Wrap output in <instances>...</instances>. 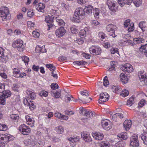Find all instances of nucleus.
Returning <instances> with one entry per match:
<instances>
[{
	"instance_id": "1",
	"label": "nucleus",
	"mask_w": 147,
	"mask_h": 147,
	"mask_svg": "<svg viewBox=\"0 0 147 147\" xmlns=\"http://www.w3.org/2000/svg\"><path fill=\"white\" fill-rule=\"evenodd\" d=\"M85 16V13L84 9L79 7L76 8L74 13L72 21L74 22H78L82 18V17Z\"/></svg>"
},
{
	"instance_id": "2",
	"label": "nucleus",
	"mask_w": 147,
	"mask_h": 147,
	"mask_svg": "<svg viewBox=\"0 0 147 147\" xmlns=\"http://www.w3.org/2000/svg\"><path fill=\"white\" fill-rule=\"evenodd\" d=\"M12 46L14 48H16L20 51H22L24 47L23 41L20 39L14 41L12 44Z\"/></svg>"
},
{
	"instance_id": "3",
	"label": "nucleus",
	"mask_w": 147,
	"mask_h": 147,
	"mask_svg": "<svg viewBox=\"0 0 147 147\" xmlns=\"http://www.w3.org/2000/svg\"><path fill=\"white\" fill-rule=\"evenodd\" d=\"M9 11L6 7H2L0 8V17L2 18L3 21H5L8 18L7 16L9 14Z\"/></svg>"
},
{
	"instance_id": "4",
	"label": "nucleus",
	"mask_w": 147,
	"mask_h": 147,
	"mask_svg": "<svg viewBox=\"0 0 147 147\" xmlns=\"http://www.w3.org/2000/svg\"><path fill=\"white\" fill-rule=\"evenodd\" d=\"M20 131L23 134L28 135L30 132V129L25 125L23 124L19 128Z\"/></svg>"
},
{
	"instance_id": "5",
	"label": "nucleus",
	"mask_w": 147,
	"mask_h": 147,
	"mask_svg": "<svg viewBox=\"0 0 147 147\" xmlns=\"http://www.w3.org/2000/svg\"><path fill=\"white\" fill-rule=\"evenodd\" d=\"M120 69L123 71L129 73L132 72L134 70L132 65L129 63H126L123 65H122Z\"/></svg>"
},
{
	"instance_id": "6",
	"label": "nucleus",
	"mask_w": 147,
	"mask_h": 147,
	"mask_svg": "<svg viewBox=\"0 0 147 147\" xmlns=\"http://www.w3.org/2000/svg\"><path fill=\"white\" fill-rule=\"evenodd\" d=\"M130 145L132 147H138L139 142L137 136H132L131 138Z\"/></svg>"
},
{
	"instance_id": "7",
	"label": "nucleus",
	"mask_w": 147,
	"mask_h": 147,
	"mask_svg": "<svg viewBox=\"0 0 147 147\" xmlns=\"http://www.w3.org/2000/svg\"><path fill=\"white\" fill-rule=\"evenodd\" d=\"M80 97H78L80 102L85 103L89 102L92 100L91 98L88 97L89 95L88 93L85 94H80Z\"/></svg>"
},
{
	"instance_id": "8",
	"label": "nucleus",
	"mask_w": 147,
	"mask_h": 147,
	"mask_svg": "<svg viewBox=\"0 0 147 147\" xmlns=\"http://www.w3.org/2000/svg\"><path fill=\"white\" fill-rule=\"evenodd\" d=\"M106 29L108 32L111 33V34H110V35L112 36L113 37H116V35L115 33V31L116 29V26L112 24H109L107 26Z\"/></svg>"
},
{
	"instance_id": "9",
	"label": "nucleus",
	"mask_w": 147,
	"mask_h": 147,
	"mask_svg": "<svg viewBox=\"0 0 147 147\" xmlns=\"http://www.w3.org/2000/svg\"><path fill=\"white\" fill-rule=\"evenodd\" d=\"M89 51L91 54L98 55L101 53V49L98 47L92 46L90 48Z\"/></svg>"
},
{
	"instance_id": "10",
	"label": "nucleus",
	"mask_w": 147,
	"mask_h": 147,
	"mask_svg": "<svg viewBox=\"0 0 147 147\" xmlns=\"http://www.w3.org/2000/svg\"><path fill=\"white\" fill-rule=\"evenodd\" d=\"M99 96L100 101H99L98 102L100 104L103 103V102L107 101L109 97V95L106 92L101 93L100 94Z\"/></svg>"
},
{
	"instance_id": "11",
	"label": "nucleus",
	"mask_w": 147,
	"mask_h": 147,
	"mask_svg": "<svg viewBox=\"0 0 147 147\" xmlns=\"http://www.w3.org/2000/svg\"><path fill=\"white\" fill-rule=\"evenodd\" d=\"M101 123L103 128L106 130H108L112 128V126L110 125V123L109 120L106 119L102 120Z\"/></svg>"
},
{
	"instance_id": "12",
	"label": "nucleus",
	"mask_w": 147,
	"mask_h": 147,
	"mask_svg": "<svg viewBox=\"0 0 147 147\" xmlns=\"http://www.w3.org/2000/svg\"><path fill=\"white\" fill-rule=\"evenodd\" d=\"M80 113L82 114L84 117L89 119L92 115V111L86 110L84 109H81L79 110Z\"/></svg>"
},
{
	"instance_id": "13",
	"label": "nucleus",
	"mask_w": 147,
	"mask_h": 147,
	"mask_svg": "<svg viewBox=\"0 0 147 147\" xmlns=\"http://www.w3.org/2000/svg\"><path fill=\"white\" fill-rule=\"evenodd\" d=\"M81 137L85 141L87 142H90L92 140L89 133L87 132H83L81 134Z\"/></svg>"
},
{
	"instance_id": "14",
	"label": "nucleus",
	"mask_w": 147,
	"mask_h": 147,
	"mask_svg": "<svg viewBox=\"0 0 147 147\" xmlns=\"http://www.w3.org/2000/svg\"><path fill=\"white\" fill-rule=\"evenodd\" d=\"M65 30L63 27L59 28L56 31V34L58 37L62 36L65 33Z\"/></svg>"
},
{
	"instance_id": "15",
	"label": "nucleus",
	"mask_w": 147,
	"mask_h": 147,
	"mask_svg": "<svg viewBox=\"0 0 147 147\" xmlns=\"http://www.w3.org/2000/svg\"><path fill=\"white\" fill-rule=\"evenodd\" d=\"M92 136L96 140H100L104 138V135L102 133L99 132H96L92 134Z\"/></svg>"
},
{
	"instance_id": "16",
	"label": "nucleus",
	"mask_w": 147,
	"mask_h": 147,
	"mask_svg": "<svg viewBox=\"0 0 147 147\" xmlns=\"http://www.w3.org/2000/svg\"><path fill=\"white\" fill-rule=\"evenodd\" d=\"M84 9L85 13V16H87V15H90L92 13L93 8L92 6L88 5L85 7Z\"/></svg>"
},
{
	"instance_id": "17",
	"label": "nucleus",
	"mask_w": 147,
	"mask_h": 147,
	"mask_svg": "<svg viewBox=\"0 0 147 147\" xmlns=\"http://www.w3.org/2000/svg\"><path fill=\"white\" fill-rule=\"evenodd\" d=\"M131 121L130 120H125L123 123L124 127L126 131L129 130L131 125Z\"/></svg>"
},
{
	"instance_id": "18",
	"label": "nucleus",
	"mask_w": 147,
	"mask_h": 147,
	"mask_svg": "<svg viewBox=\"0 0 147 147\" xmlns=\"http://www.w3.org/2000/svg\"><path fill=\"white\" fill-rule=\"evenodd\" d=\"M54 21H56L58 25L60 26H61L62 27L64 26L65 24L63 20L59 18V16L57 17L56 16L55 17Z\"/></svg>"
},
{
	"instance_id": "19",
	"label": "nucleus",
	"mask_w": 147,
	"mask_h": 147,
	"mask_svg": "<svg viewBox=\"0 0 147 147\" xmlns=\"http://www.w3.org/2000/svg\"><path fill=\"white\" fill-rule=\"evenodd\" d=\"M36 9L38 11L42 12H44V9L45 7V5L44 4L40 3L38 5H36Z\"/></svg>"
},
{
	"instance_id": "20",
	"label": "nucleus",
	"mask_w": 147,
	"mask_h": 147,
	"mask_svg": "<svg viewBox=\"0 0 147 147\" xmlns=\"http://www.w3.org/2000/svg\"><path fill=\"white\" fill-rule=\"evenodd\" d=\"M112 91L117 94H119L121 92V89L119 86H113L112 87Z\"/></svg>"
},
{
	"instance_id": "21",
	"label": "nucleus",
	"mask_w": 147,
	"mask_h": 147,
	"mask_svg": "<svg viewBox=\"0 0 147 147\" xmlns=\"http://www.w3.org/2000/svg\"><path fill=\"white\" fill-rule=\"evenodd\" d=\"M120 80L123 83L125 84L127 83L128 80L127 76H126L124 73H121L120 74Z\"/></svg>"
},
{
	"instance_id": "22",
	"label": "nucleus",
	"mask_w": 147,
	"mask_h": 147,
	"mask_svg": "<svg viewBox=\"0 0 147 147\" xmlns=\"http://www.w3.org/2000/svg\"><path fill=\"white\" fill-rule=\"evenodd\" d=\"M27 94L29 96V98L31 99H34L36 98V95L33 92L31 91L30 90H27L26 91Z\"/></svg>"
},
{
	"instance_id": "23",
	"label": "nucleus",
	"mask_w": 147,
	"mask_h": 147,
	"mask_svg": "<svg viewBox=\"0 0 147 147\" xmlns=\"http://www.w3.org/2000/svg\"><path fill=\"white\" fill-rule=\"evenodd\" d=\"M26 102V105H27L29 107L30 109V110H33L35 108V106L34 105V104L32 102V101H30V102L28 101L26 99L24 100V103L25 104V102Z\"/></svg>"
},
{
	"instance_id": "24",
	"label": "nucleus",
	"mask_w": 147,
	"mask_h": 147,
	"mask_svg": "<svg viewBox=\"0 0 147 147\" xmlns=\"http://www.w3.org/2000/svg\"><path fill=\"white\" fill-rule=\"evenodd\" d=\"M55 17V16L48 15V16H46L45 21V22L48 24L53 23V22L54 21Z\"/></svg>"
},
{
	"instance_id": "25",
	"label": "nucleus",
	"mask_w": 147,
	"mask_h": 147,
	"mask_svg": "<svg viewBox=\"0 0 147 147\" xmlns=\"http://www.w3.org/2000/svg\"><path fill=\"white\" fill-rule=\"evenodd\" d=\"M13 76L16 78H19L21 76V73L19 69L15 68L13 70Z\"/></svg>"
},
{
	"instance_id": "26",
	"label": "nucleus",
	"mask_w": 147,
	"mask_h": 147,
	"mask_svg": "<svg viewBox=\"0 0 147 147\" xmlns=\"http://www.w3.org/2000/svg\"><path fill=\"white\" fill-rule=\"evenodd\" d=\"M133 42L135 44L144 43L145 42V40L143 38L138 37L134 38L133 40Z\"/></svg>"
},
{
	"instance_id": "27",
	"label": "nucleus",
	"mask_w": 147,
	"mask_h": 147,
	"mask_svg": "<svg viewBox=\"0 0 147 147\" xmlns=\"http://www.w3.org/2000/svg\"><path fill=\"white\" fill-rule=\"evenodd\" d=\"M50 93L53 97H55V98H58L60 97L61 95L60 91H56L55 92L54 91H51Z\"/></svg>"
},
{
	"instance_id": "28",
	"label": "nucleus",
	"mask_w": 147,
	"mask_h": 147,
	"mask_svg": "<svg viewBox=\"0 0 147 147\" xmlns=\"http://www.w3.org/2000/svg\"><path fill=\"white\" fill-rule=\"evenodd\" d=\"M26 119L28 123H27L32 127L33 125V123L34 122V119L33 118H31L30 116L27 115L26 116Z\"/></svg>"
},
{
	"instance_id": "29",
	"label": "nucleus",
	"mask_w": 147,
	"mask_h": 147,
	"mask_svg": "<svg viewBox=\"0 0 147 147\" xmlns=\"http://www.w3.org/2000/svg\"><path fill=\"white\" fill-rule=\"evenodd\" d=\"M117 137L119 138H121L124 140H126L128 137L127 133L126 132H122L120 134H118Z\"/></svg>"
},
{
	"instance_id": "30",
	"label": "nucleus",
	"mask_w": 147,
	"mask_h": 147,
	"mask_svg": "<svg viewBox=\"0 0 147 147\" xmlns=\"http://www.w3.org/2000/svg\"><path fill=\"white\" fill-rule=\"evenodd\" d=\"M55 130L58 134H63L64 130L63 128L61 126L56 127L55 128Z\"/></svg>"
},
{
	"instance_id": "31",
	"label": "nucleus",
	"mask_w": 147,
	"mask_h": 147,
	"mask_svg": "<svg viewBox=\"0 0 147 147\" xmlns=\"http://www.w3.org/2000/svg\"><path fill=\"white\" fill-rule=\"evenodd\" d=\"M2 93L3 96L5 98L9 97L11 94V92L9 90H6L4 91Z\"/></svg>"
},
{
	"instance_id": "32",
	"label": "nucleus",
	"mask_w": 147,
	"mask_h": 147,
	"mask_svg": "<svg viewBox=\"0 0 147 147\" xmlns=\"http://www.w3.org/2000/svg\"><path fill=\"white\" fill-rule=\"evenodd\" d=\"M88 29L87 28H85L84 29H82L80 30L79 34L81 37L86 36V32L88 31Z\"/></svg>"
},
{
	"instance_id": "33",
	"label": "nucleus",
	"mask_w": 147,
	"mask_h": 147,
	"mask_svg": "<svg viewBox=\"0 0 147 147\" xmlns=\"http://www.w3.org/2000/svg\"><path fill=\"white\" fill-rule=\"evenodd\" d=\"M133 3L136 7H138L140 6L142 3V0H132Z\"/></svg>"
},
{
	"instance_id": "34",
	"label": "nucleus",
	"mask_w": 147,
	"mask_h": 147,
	"mask_svg": "<svg viewBox=\"0 0 147 147\" xmlns=\"http://www.w3.org/2000/svg\"><path fill=\"white\" fill-rule=\"evenodd\" d=\"M65 100L67 102H69L70 101H74V98L71 95L67 94L65 96Z\"/></svg>"
},
{
	"instance_id": "35",
	"label": "nucleus",
	"mask_w": 147,
	"mask_h": 147,
	"mask_svg": "<svg viewBox=\"0 0 147 147\" xmlns=\"http://www.w3.org/2000/svg\"><path fill=\"white\" fill-rule=\"evenodd\" d=\"M139 27L141 29L143 32L145 31L144 28L146 27V23L144 22H141L139 24Z\"/></svg>"
},
{
	"instance_id": "36",
	"label": "nucleus",
	"mask_w": 147,
	"mask_h": 147,
	"mask_svg": "<svg viewBox=\"0 0 147 147\" xmlns=\"http://www.w3.org/2000/svg\"><path fill=\"white\" fill-rule=\"evenodd\" d=\"M129 92L127 90L124 89L123 90H121V92L120 94V95L122 96L125 97L128 95Z\"/></svg>"
},
{
	"instance_id": "37",
	"label": "nucleus",
	"mask_w": 147,
	"mask_h": 147,
	"mask_svg": "<svg viewBox=\"0 0 147 147\" xmlns=\"http://www.w3.org/2000/svg\"><path fill=\"white\" fill-rule=\"evenodd\" d=\"M140 50L144 53H145L147 51V44H145V45H141V46L140 48Z\"/></svg>"
},
{
	"instance_id": "38",
	"label": "nucleus",
	"mask_w": 147,
	"mask_h": 147,
	"mask_svg": "<svg viewBox=\"0 0 147 147\" xmlns=\"http://www.w3.org/2000/svg\"><path fill=\"white\" fill-rule=\"evenodd\" d=\"M50 14H51V16H56L58 17L59 16V13L57 12V10H55L52 9L50 11Z\"/></svg>"
},
{
	"instance_id": "39",
	"label": "nucleus",
	"mask_w": 147,
	"mask_h": 147,
	"mask_svg": "<svg viewBox=\"0 0 147 147\" xmlns=\"http://www.w3.org/2000/svg\"><path fill=\"white\" fill-rule=\"evenodd\" d=\"M109 143L107 142H102L100 145V147H109Z\"/></svg>"
},
{
	"instance_id": "40",
	"label": "nucleus",
	"mask_w": 147,
	"mask_h": 147,
	"mask_svg": "<svg viewBox=\"0 0 147 147\" xmlns=\"http://www.w3.org/2000/svg\"><path fill=\"white\" fill-rule=\"evenodd\" d=\"M112 5L109 6V9L113 11L116 12L117 10V7L116 6V4H112Z\"/></svg>"
},
{
	"instance_id": "41",
	"label": "nucleus",
	"mask_w": 147,
	"mask_h": 147,
	"mask_svg": "<svg viewBox=\"0 0 147 147\" xmlns=\"http://www.w3.org/2000/svg\"><path fill=\"white\" fill-rule=\"evenodd\" d=\"M46 66L47 68L49 69L50 71H52V72L55 71L56 69L55 67L53 65L51 64H47L46 65Z\"/></svg>"
},
{
	"instance_id": "42",
	"label": "nucleus",
	"mask_w": 147,
	"mask_h": 147,
	"mask_svg": "<svg viewBox=\"0 0 147 147\" xmlns=\"http://www.w3.org/2000/svg\"><path fill=\"white\" fill-rule=\"evenodd\" d=\"M20 86L18 84H15L13 85V89L15 91L18 92L19 90Z\"/></svg>"
},
{
	"instance_id": "43",
	"label": "nucleus",
	"mask_w": 147,
	"mask_h": 147,
	"mask_svg": "<svg viewBox=\"0 0 147 147\" xmlns=\"http://www.w3.org/2000/svg\"><path fill=\"white\" fill-rule=\"evenodd\" d=\"M22 60L24 61V63L26 64H27L28 63L29 59V58L26 56H23L22 57Z\"/></svg>"
},
{
	"instance_id": "44",
	"label": "nucleus",
	"mask_w": 147,
	"mask_h": 147,
	"mask_svg": "<svg viewBox=\"0 0 147 147\" xmlns=\"http://www.w3.org/2000/svg\"><path fill=\"white\" fill-rule=\"evenodd\" d=\"M109 82L107 80V77L106 76L104 79V81L103 82V84L104 86H107L109 84Z\"/></svg>"
},
{
	"instance_id": "45",
	"label": "nucleus",
	"mask_w": 147,
	"mask_h": 147,
	"mask_svg": "<svg viewBox=\"0 0 147 147\" xmlns=\"http://www.w3.org/2000/svg\"><path fill=\"white\" fill-rule=\"evenodd\" d=\"M27 16L30 18L32 17L34 15V12L32 11L30 9L28 10L27 13Z\"/></svg>"
},
{
	"instance_id": "46",
	"label": "nucleus",
	"mask_w": 147,
	"mask_h": 147,
	"mask_svg": "<svg viewBox=\"0 0 147 147\" xmlns=\"http://www.w3.org/2000/svg\"><path fill=\"white\" fill-rule=\"evenodd\" d=\"M32 34L34 38H38L40 36V33L36 31H34L32 32Z\"/></svg>"
},
{
	"instance_id": "47",
	"label": "nucleus",
	"mask_w": 147,
	"mask_h": 147,
	"mask_svg": "<svg viewBox=\"0 0 147 147\" xmlns=\"http://www.w3.org/2000/svg\"><path fill=\"white\" fill-rule=\"evenodd\" d=\"M5 98L3 96L0 97V104L4 105L5 103Z\"/></svg>"
},
{
	"instance_id": "48",
	"label": "nucleus",
	"mask_w": 147,
	"mask_h": 147,
	"mask_svg": "<svg viewBox=\"0 0 147 147\" xmlns=\"http://www.w3.org/2000/svg\"><path fill=\"white\" fill-rule=\"evenodd\" d=\"M10 117L12 119L16 120L19 119V117L17 115L11 114L10 115Z\"/></svg>"
},
{
	"instance_id": "49",
	"label": "nucleus",
	"mask_w": 147,
	"mask_h": 147,
	"mask_svg": "<svg viewBox=\"0 0 147 147\" xmlns=\"http://www.w3.org/2000/svg\"><path fill=\"white\" fill-rule=\"evenodd\" d=\"M134 30V24H131L130 26H129L128 28V31L129 32H131Z\"/></svg>"
},
{
	"instance_id": "50",
	"label": "nucleus",
	"mask_w": 147,
	"mask_h": 147,
	"mask_svg": "<svg viewBox=\"0 0 147 147\" xmlns=\"http://www.w3.org/2000/svg\"><path fill=\"white\" fill-rule=\"evenodd\" d=\"M71 32L74 34H76L78 33V30L77 29L74 27H72L70 28Z\"/></svg>"
},
{
	"instance_id": "51",
	"label": "nucleus",
	"mask_w": 147,
	"mask_h": 147,
	"mask_svg": "<svg viewBox=\"0 0 147 147\" xmlns=\"http://www.w3.org/2000/svg\"><path fill=\"white\" fill-rule=\"evenodd\" d=\"M51 87L52 89L55 90L59 88V86L57 84L53 83L51 84Z\"/></svg>"
},
{
	"instance_id": "52",
	"label": "nucleus",
	"mask_w": 147,
	"mask_h": 147,
	"mask_svg": "<svg viewBox=\"0 0 147 147\" xmlns=\"http://www.w3.org/2000/svg\"><path fill=\"white\" fill-rule=\"evenodd\" d=\"M5 86L4 84H0V93H2L4 91Z\"/></svg>"
},
{
	"instance_id": "53",
	"label": "nucleus",
	"mask_w": 147,
	"mask_h": 147,
	"mask_svg": "<svg viewBox=\"0 0 147 147\" xmlns=\"http://www.w3.org/2000/svg\"><path fill=\"white\" fill-rule=\"evenodd\" d=\"M145 100L144 99L142 100L138 103L139 107H142L145 104Z\"/></svg>"
},
{
	"instance_id": "54",
	"label": "nucleus",
	"mask_w": 147,
	"mask_h": 147,
	"mask_svg": "<svg viewBox=\"0 0 147 147\" xmlns=\"http://www.w3.org/2000/svg\"><path fill=\"white\" fill-rule=\"evenodd\" d=\"M99 10L98 8H95L94 11V16L96 18H99L98 16L99 14Z\"/></svg>"
},
{
	"instance_id": "55",
	"label": "nucleus",
	"mask_w": 147,
	"mask_h": 147,
	"mask_svg": "<svg viewBox=\"0 0 147 147\" xmlns=\"http://www.w3.org/2000/svg\"><path fill=\"white\" fill-rule=\"evenodd\" d=\"M91 24L92 26L93 27L96 26L100 24L99 23V22L97 20L93 21L91 23Z\"/></svg>"
},
{
	"instance_id": "56",
	"label": "nucleus",
	"mask_w": 147,
	"mask_h": 147,
	"mask_svg": "<svg viewBox=\"0 0 147 147\" xmlns=\"http://www.w3.org/2000/svg\"><path fill=\"white\" fill-rule=\"evenodd\" d=\"M40 94L41 95H42L43 96L46 97L47 96L48 94V92L45 90H42L40 92Z\"/></svg>"
},
{
	"instance_id": "57",
	"label": "nucleus",
	"mask_w": 147,
	"mask_h": 147,
	"mask_svg": "<svg viewBox=\"0 0 147 147\" xmlns=\"http://www.w3.org/2000/svg\"><path fill=\"white\" fill-rule=\"evenodd\" d=\"M58 59L59 61H63L67 60V58L66 57L62 56L59 57Z\"/></svg>"
},
{
	"instance_id": "58",
	"label": "nucleus",
	"mask_w": 147,
	"mask_h": 147,
	"mask_svg": "<svg viewBox=\"0 0 147 147\" xmlns=\"http://www.w3.org/2000/svg\"><path fill=\"white\" fill-rule=\"evenodd\" d=\"M5 138L6 140H11L12 138V139H11V138H13V136H12L11 135H10L9 134H7V135H5Z\"/></svg>"
},
{
	"instance_id": "59",
	"label": "nucleus",
	"mask_w": 147,
	"mask_h": 147,
	"mask_svg": "<svg viewBox=\"0 0 147 147\" xmlns=\"http://www.w3.org/2000/svg\"><path fill=\"white\" fill-rule=\"evenodd\" d=\"M13 33L16 35H19L21 34V31L19 29H16L14 31Z\"/></svg>"
},
{
	"instance_id": "60",
	"label": "nucleus",
	"mask_w": 147,
	"mask_h": 147,
	"mask_svg": "<svg viewBox=\"0 0 147 147\" xmlns=\"http://www.w3.org/2000/svg\"><path fill=\"white\" fill-rule=\"evenodd\" d=\"M98 35L99 36L101 37L102 39H104L105 38V34L102 32H99L98 34Z\"/></svg>"
},
{
	"instance_id": "61",
	"label": "nucleus",
	"mask_w": 147,
	"mask_h": 147,
	"mask_svg": "<svg viewBox=\"0 0 147 147\" xmlns=\"http://www.w3.org/2000/svg\"><path fill=\"white\" fill-rule=\"evenodd\" d=\"M47 26L48 27V28H47V30H50L53 28L55 27L54 25L52 23H48Z\"/></svg>"
},
{
	"instance_id": "62",
	"label": "nucleus",
	"mask_w": 147,
	"mask_h": 147,
	"mask_svg": "<svg viewBox=\"0 0 147 147\" xmlns=\"http://www.w3.org/2000/svg\"><path fill=\"white\" fill-rule=\"evenodd\" d=\"M111 53L112 54H114L115 53H118V49L117 48H112L111 49Z\"/></svg>"
},
{
	"instance_id": "63",
	"label": "nucleus",
	"mask_w": 147,
	"mask_h": 147,
	"mask_svg": "<svg viewBox=\"0 0 147 147\" xmlns=\"http://www.w3.org/2000/svg\"><path fill=\"white\" fill-rule=\"evenodd\" d=\"M88 0H77V3L80 4L82 5L88 1Z\"/></svg>"
},
{
	"instance_id": "64",
	"label": "nucleus",
	"mask_w": 147,
	"mask_h": 147,
	"mask_svg": "<svg viewBox=\"0 0 147 147\" xmlns=\"http://www.w3.org/2000/svg\"><path fill=\"white\" fill-rule=\"evenodd\" d=\"M123 1L125 4L128 5H130L132 3V0H123Z\"/></svg>"
}]
</instances>
